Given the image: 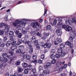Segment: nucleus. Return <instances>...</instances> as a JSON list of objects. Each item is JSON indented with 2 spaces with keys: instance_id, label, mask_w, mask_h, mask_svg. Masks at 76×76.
<instances>
[{
  "instance_id": "f257e3e1",
  "label": "nucleus",
  "mask_w": 76,
  "mask_h": 76,
  "mask_svg": "<svg viewBox=\"0 0 76 76\" xmlns=\"http://www.w3.org/2000/svg\"><path fill=\"white\" fill-rule=\"evenodd\" d=\"M56 33L57 34L58 36H61L62 34V32H61V29L60 28H58L56 30Z\"/></svg>"
},
{
  "instance_id": "f03ea898",
  "label": "nucleus",
  "mask_w": 76,
  "mask_h": 76,
  "mask_svg": "<svg viewBox=\"0 0 76 76\" xmlns=\"http://www.w3.org/2000/svg\"><path fill=\"white\" fill-rule=\"evenodd\" d=\"M30 40L32 42H33L34 43V45H37L38 41L37 40H36V38L35 37H32L31 38Z\"/></svg>"
},
{
  "instance_id": "7ed1b4c3",
  "label": "nucleus",
  "mask_w": 76,
  "mask_h": 76,
  "mask_svg": "<svg viewBox=\"0 0 76 76\" xmlns=\"http://www.w3.org/2000/svg\"><path fill=\"white\" fill-rule=\"evenodd\" d=\"M62 42V40L61 39L57 38L56 39V41H55L54 42V43L55 45H57L59 43H60Z\"/></svg>"
},
{
  "instance_id": "20e7f679",
  "label": "nucleus",
  "mask_w": 76,
  "mask_h": 76,
  "mask_svg": "<svg viewBox=\"0 0 76 76\" xmlns=\"http://www.w3.org/2000/svg\"><path fill=\"white\" fill-rule=\"evenodd\" d=\"M5 28L4 29V31L6 33H7L9 31V29H10V26L9 25L5 24Z\"/></svg>"
},
{
  "instance_id": "39448f33",
  "label": "nucleus",
  "mask_w": 76,
  "mask_h": 76,
  "mask_svg": "<svg viewBox=\"0 0 76 76\" xmlns=\"http://www.w3.org/2000/svg\"><path fill=\"white\" fill-rule=\"evenodd\" d=\"M69 18H66L65 19V23L66 24H67V23H69V25H72V22L71 20L69 19Z\"/></svg>"
},
{
  "instance_id": "423d86ee",
  "label": "nucleus",
  "mask_w": 76,
  "mask_h": 76,
  "mask_svg": "<svg viewBox=\"0 0 76 76\" xmlns=\"http://www.w3.org/2000/svg\"><path fill=\"white\" fill-rule=\"evenodd\" d=\"M58 20H59L58 23L57 24V26L59 27H61L62 25V18H58Z\"/></svg>"
},
{
  "instance_id": "0eeeda50",
  "label": "nucleus",
  "mask_w": 76,
  "mask_h": 76,
  "mask_svg": "<svg viewBox=\"0 0 76 76\" xmlns=\"http://www.w3.org/2000/svg\"><path fill=\"white\" fill-rule=\"evenodd\" d=\"M31 25L33 28H36L37 26H39V23L38 22H36L35 23L33 22L31 23Z\"/></svg>"
},
{
  "instance_id": "6e6552de",
  "label": "nucleus",
  "mask_w": 76,
  "mask_h": 76,
  "mask_svg": "<svg viewBox=\"0 0 76 76\" xmlns=\"http://www.w3.org/2000/svg\"><path fill=\"white\" fill-rule=\"evenodd\" d=\"M65 30L69 32L72 30V28L70 26H67L66 28L65 29Z\"/></svg>"
},
{
  "instance_id": "1a4fd4ad",
  "label": "nucleus",
  "mask_w": 76,
  "mask_h": 76,
  "mask_svg": "<svg viewBox=\"0 0 76 76\" xmlns=\"http://www.w3.org/2000/svg\"><path fill=\"white\" fill-rule=\"evenodd\" d=\"M27 21H28V20L26 19H23L21 20V25H23V24H26Z\"/></svg>"
},
{
  "instance_id": "9d476101",
  "label": "nucleus",
  "mask_w": 76,
  "mask_h": 76,
  "mask_svg": "<svg viewBox=\"0 0 76 76\" xmlns=\"http://www.w3.org/2000/svg\"><path fill=\"white\" fill-rule=\"evenodd\" d=\"M9 36L11 38H13L14 36V32L13 31H10L9 34Z\"/></svg>"
},
{
  "instance_id": "9b49d317",
  "label": "nucleus",
  "mask_w": 76,
  "mask_h": 76,
  "mask_svg": "<svg viewBox=\"0 0 76 76\" xmlns=\"http://www.w3.org/2000/svg\"><path fill=\"white\" fill-rule=\"evenodd\" d=\"M22 32L23 34H27L28 31L25 28H23L22 29Z\"/></svg>"
},
{
  "instance_id": "f8f14e48",
  "label": "nucleus",
  "mask_w": 76,
  "mask_h": 76,
  "mask_svg": "<svg viewBox=\"0 0 76 76\" xmlns=\"http://www.w3.org/2000/svg\"><path fill=\"white\" fill-rule=\"evenodd\" d=\"M19 50L21 52H22V51L24 50V46L23 45H20L19 46Z\"/></svg>"
},
{
  "instance_id": "ddd939ff",
  "label": "nucleus",
  "mask_w": 76,
  "mask_h": 76,
  "mask_svg": "<svg viewBox=\"0 0 76 76\" xmlns=\"http://www.w3.org/2000/svg\"><path fill=\"white\" fill-rule=\"evenodd\" d=\"M46 30L47 31H53V29L51 28V27L50 25H48L46 27Z\"/></svg>"
},
{
  "instance_id": "4468645a",
  "label": "nucleus",
  "mask_w": 76,
  "mask_h": 76,
  "mask_svg": "<svg viewBox=\"0 0 76 76\" xmlns=\"http://www.w3.org/2000/svg\"><path fill=\"white\" fill-rule=\"evenodd\" d=\"M21 41L23 43H24V44H26L27 42V40L25 39V38H23L21 39Z\"/></svg>"
},
{
  "instance_id": "2eb2a0df",
  "label": "nucleus",
  "mask_w": 76,
  "mask_h": 76,
  "mask_svg": "<svg viewBox=\"0 0 76 76\" xmlns=\"http://www.w3.org/2000/svg\"><path fill=\"white\" fill-rule=\"evenodd\" d=\"M45 46L46 47V48H47V47L48 48H50L51 47V44L46 43L45 44Z\"/></svg>"
},
{
  "instance_id": "dca6fc26",
  "label": "nucleus",
  "mask_w": 76,
  "mask_h": 76,
  "mask_svg": "<svg viewBox=\"0 0 76 76\" xmlns=\"http://www.w3.org/2000/svg\"><path fill=\"white\" fill-rule=\"evenodd\" d=\"M27 44L28 45V48H30L33 47L32 45H31V42L28 41L27 42V43H26V44Z\"/></svg>"
},
{
  "instance_id": "f3484780",
  "label": "nucleus",
  "mask_w": 76,
  "mask_h": 76,
  "mask_svg": "<svg viewBox=\"0 0 76 76\" xmlns=\"http://www.w3.org/2000/svg\"><path fill=\"white\" fill-rule=\"evenodd\" d=\"M75 38V36H70L69 37V40L70 42H72L73 41V39H74Z\"/></svg>"
},
{
  "instance_id": "a211bd4d",
  "label": "nucleus",
  "mask_w": 76,
  "mask_h": 76,
  "mask_svg": "<svg viewBox=\"0 0 76 76\" xmlns=\"http://www.w3.org/2000/svg\"><path fill=\"white\" fill-rule=\"evenodd\" d=\"M17 49V46L16 45L13 46H12V47H11V50L12 51H14L15 50Z\"/></svg>"
},
{
  "instance_id": "6ab92c4d",
  "label": "nucleus",
  "mask_w": 76,
  "mask_h": 76,
  "mask_svg": "<svg viewBox=\"0 0 76 76\" xmlns=\"http://www.w3.org/2000/svg\"><path fill=\"white\" fill-rule=\"evenodd\" d=\"M29 53L30 54H32V53H33V47H32L31 48H29Z\"/></svg>"
},
{
  "instance_id": "aec40b11",
  "label": "nucleus",
  "mask_w": 76,
  "mask_h": 76,
  "mask_svg": "<svg viewBox=\"0 0 76 76\" xmlns=\"http://www.w3.org/2000/svg\"><path fill=\"white\" fill-rule=\"evenodd\" d=\"M61 65V62L60 61L58 62V63H56V66L57 67H59Z\"/></svg>"
},
{
  "instance_id": "412c9836",
  "label": "nucleus",
  "mask_w": 76,
  "mask_h": 76,
  "mask_svg": "<svg viewBox=\"0 0 76 76\" xmlns=\"http://www.w3.org/2000/svg\"><path fill=\"white\" fill-rule=\"evenodd\" d=\"M32 66L31 65H28L27 67V69L28 70H31L32 69Z\"/></svg>"
},
{
  "instance_id": "4be33fe9",
  "label": "nucleus",
  "mask_w": 76,
  "mask_h": 76,
  "mask_svg": "<svg viewBox=\"0 0 76 76\" xmlns=\"http://www.w3.org/2000/svg\"><path fill=\"white\" fill-rule=\"evenodd\" d=\"M65 46V45L63 43H62L60 44V47L61 48H64Z\"/></svg>"
},
{
  "instance_id": "5701e85b",
  "label": "nucleus",
  "mask_w": 76,
  "mask_h": 76,
  "mask_svg": "<svg viewBox=\"0 0 76 76\" xmlns=\"http://www.w3.org/2000/svg\"><path fill=\"white\" fill-rule=\"evenodd\" d=\"M40 45L41 46V47H44L45 48H46V47H45V44L44 42H41L40 43Z\"/></svg>"
},
{
  "instance_id": "b1692460",
  "label": "nucleus",
  "mask_w": 76,
  "mask_h": 76,
  "mask_svg": "<svg viewBox=\"0 0 76 76\" xmlns=\"http://www.w3.org/2000/svg\"><path fill=\"white\" fill-rule=\"evenodd\" d=\"M15 23H17V24H20V25H21L22 21H19V20H17L15 21Z\"/></svg>"
},
{
  "instance_id": "393cba45",
  "label": "nucleus",
  "mask_w": 76,
  "mask_h": 76,
  "mask_svg": "<svg viewBox=\"0 0 76 76\" xmlns=\"http://www.w3.org/2000/svg\"><path fill=\"white\" fill-rule=\"evenodd\" d=\"M2 57L3 58H6V57H7V53H4L2 54Z\"/></svg>"
},
{
  "instance_id": "a878e982",
  "label": "nucleus",
  "mask_w": 76,
  "mask_h": 76,
  "mask_svg": "<svg viewBox=\"0 0 76 76\" xmlns=\"http://www.w3.org/2000/svg\"><path fill=\"white\" fill-rule=\"evenodd\" d=\"M43 34L45 36H46V37H48L49 35H50V33H46L45 32L43 33Z\"/></svg>"
},
{
  "instance_id": "bb28decb",
  "label": "nucleus",
  "mask_w": 76,
  "mask_h": 76,
  "mask_svg": "<svg viewBox=\"0 0 76 76\" xmlns=\"http://www.w3.org/2000/svg\"><path fill=\"white\" fill-rule=\"evenodd\" d=\"M35 45V46H37L36 47V48H37V49H40V45L38 44V42H37V43L36 44V45Z\"/></svg>"
},
{
  "instance_id": "cd10ccee",
  "label": "nucleus",
  "mask_w": 76,
  "mask_h": 76,
  "mask_svg": "<svg viewBox=\"0 0 76 76\" xmlns=\"http://www.w3.org/2000/svg\"><path fill=\"white\" fill-rule=\"evenodd\" d=\"M5 25H6V24H5L4 23H0V28H2V27H3V26H5Z\"/></svg>"
},
{
  "instance_id": "c85d7f7f",
  "label": "nucleus",
  "mask_w": 76,
  "mask_h": 76,
  "mask_svg": "<svg viewBox=\"0 0 76 76\" xmlns=\"http://www.w3.org/2000/svg\"><path fill=\"white\" fill-rule=\"evenodd\" d=\"M47 67H50L51 66V64L50 62H48L46 66Z\"/></svg>"
},
{
  "instance_id": "c756f323",
  "label": "nucleus",
  "mask_w": 76,
  "mask_h": 76,
  "mask_svg": "<svg viewBox=\"0 0 76 76\" xmlns=\"http://www.w3.org/2000/svg\"><path fill=\"white\" fill-rule=\"evenodd\" d=\"M56 57V55L54 54H53L51 55L50 58L52 59H54Z\"/></svg>"
},
{
  "instance_id": "7c9ffc66",
  "label": "nucleus",
  "mask_w": 76,
  "mask_h": 76,
  "mask_svg": "<svg viewBox=\"0 0 76 76\" xmlns=\"http://www.w3.org/2000/svg\"><path fill=\"white\" fill-rule=\"evenodd\" d=\"M14 32H15V34H16V35H18V34H19L20 33V32H19V31H18L16 30H15L14 31Z\"/></svg>"
},
{
  "instance_id": "2f4dec72",
  "label": "nucleus",
  "mask_w": 76,
  "mask_h": 76,
  "mask_svg": "<svg viewBox=\"0 0 76 76\" xmlns=\"http://www.w3.org/2000/svg\"><path fill=\"white\" fill-rule=\"evenodd\" d=\"M28 69H25L24 71V74H28Z\"/></svg>"
},
{
  "instance_id": "473e14b6",
  "label": "nucleus",
  "mask_w": 76,
  "mask_h": 76,
  "mask_svg": "<svg viewBox=\"0 0 76 76\" xmlns=\"http://www.w3.org/2000/svg\"><path fill=\"white\" fill-rule=\"evenodd\" d=\"M71 21L72 23H74V22H75V23H76V19H75V18H72Z\"/></svg>"
},
{
  "instance_id": "72a5a7b5",
  "label": "nucleus",
  "mask_w": 76,
  "mask_h": 76,
  "mask_svg": "<svg viewBox=\"0 0 76 76\" xmlns=\"http://www.w3.org/2000/svg\"><path fill=\"white\" fill-rule=\"evenodd\" d=\"M70 42L68 41L66 42L65 45H67L68 46H69V45H70Z\"/></svg>"
},
{
  "instance_id": "f704fd0d",
  "label": "nucleus",
  "mask_w": 76,
  "mask_h": 76,
  "mask_svg": "<svg viewBox=\"0 0 76 76\" xmlns=\"http://www.w3.org/2000/svg\"><path fill=\"white\" fill-rule=\"evenodd\" d=\"M55 56L58 59L60 57V55L58 53L56 54Z\"/></svg>"
},
{
  "instance_id": "c9c22d12",
  "label": "nucleus",
  "mask_w": 76,
  "mask_h": 76,
  "mask_svg": "<svg viewBox=\"0 0 76 76\" xmlns=\"http://www.w3.org/2000/svg\"><path fill=\"white\" fill-rule=\"evenodd\" d=\"M22 65L24 67H26L28 66V64L26 63H24L22 64Z\"/></svg>"
},
{
  "instance_id": "e433bc0d",
  "label": "nucleus",
  "mask_w": 76,
  "mask_h": 76,
  "mask_svg": "<svg viewBox=\"0 0 76 76\" xmlns=\"http://www.w3.org/2000/svg\"><path fill=\"white\" fill-rule=\"evenodd\" d=\"M62 51V49L61 48L58 49V53H61Z\"/></svg>"
},
{
  "instance_id": "4c0bfd02",
  "label": "nucleus",
  "mask_w": 76,
  "mask_h": 76,
  "mask_svg": "<svg viewBox=\"0 0 76 76\" xmlns=\"http://www.w3.org/2000/svg\"><path fill=\"white\" fill-rule=\"evenodd\" d=\"M40 29H41V26H39H39H38V27L36 28V30L37 31H38Z\"/></svg>"
},
{
  "instance_id": "58836bf2",
  "label": "nucleus",
  "mask_w": 76,
  "mask_h": 76,
  "mask_svg": "<svg viewBox=\"0 0 76 76\" xmlns=\"http://www.w3.org/2000/svg\"><path fill=\"white\" fill-rule=\"evenodd\" d=\"M22 42L21 41V39H19L18 42L17 43L18 45H20V44H22Z\"/></svg>"
},
{
  "instance_id": "ea45409f",
  "label": "nucleus",
  "mask_w": 76,
  "mask_h": 76,
  "mask_svg": "<svg viewBox=\"0 0 76 76\" xmlns=\"http://www.w3.org/2000/svg\"><path fill=\"white\" fill-rule=\"evenodd\" d=\"M36 35L37 36L39 37H41L42 35L39 32H37L36 34Z\"/></svg>"
},
{
  "instance_id": "a19ab883",
  "label": "nucleus",
  "mask_w": 76,
  "mask_h": 76,
  "mask_svg": "<svg viewBox=\"0 0 76 76\" xmlns=\"http://www.w3.org/2000/svg\"><path fill=\"white\" fill-rule=\"evenodd\" d=\"M65 55H66V53L65 52H63L61 53V57H64Z\"/></svg>"
},
{
  "instance_id": "79ce46f5",
  "label": "nucleus",
  "mask_w": 76,
  "mask_h": 76,
  "mask_svg": "<svg viewBox=\"0 0 76 76\" xmlns=\"http://www.w3.org/2000/svg\"><path fill=\"white\" fill-rule=\"evenodd\" d=\"M32 72H33L34 74H35L37 71H36V69L35 68H33L32 69Z\"/></svg>"
},
{
  "instance_id": "37998d69",
  "label": "nucleus",
  "mask_w": 76,
  "mask_h": 76,
  "mask_svg": "<svg viewBox=\"0 0 76 76\" xmlns=\"http://www.w3.org/2000/svg\"><path fill=\"white\" fill-rule=\"evenodd\" d=\"M56 60L55 59H53L51 61V64H54L55 63H56Z\"/></svg>"
},
{
  "instance_id": "c03bdc74",
  "label": "nucleus",
  "mask_w": 76,
  "mask_h": 76,
  "mask_svg": "<svg viewBox=\"0 0 76 76\" xmlns=\"http://www.w3.org/2000/svg\"><path fill=\"white\" fill-rule=\"evenodd\" d=\"M22 69L21 68H18V72L19 73H20L21 72H22Z\"/></svg>"
},
{
  "instance_id": "a18cd8bd",
  "label": "nucleus",
  "mask_w": 76,
  "mask_h": 76,
  "mask_svg": "<svg viewBox=\"0 0 76 76\" xmlns=\"http://www.w3.org/2000/svg\"><path fill=\"white\" fill-rule=\"evenodd\" d=\"M4 34V31L3 30H0V35H2Z\"/></svg>"
},
{
  "instance_id": "49530a36",
  "label": "nucleus",
  "mask_w": 76,
  "mask_h": 76,
  "mask_svg": "<svg viewBox=\"0 0 76 76\" xmlns=\"http://www.w3.org/2000/svg\"><path fill=\"white\" fill-rule=\"evenodd\" d=\"M12 45H15L16 44V42L15 40H13L12 42Z\"/></svg>"
},
{
  "instance_id": "de8ad7c7",
  "label": "nucleus",
  "mask_w": 76,
  "mask_h": 76,
  "mask_svg": "<svg viewBox=\"0 0 76 76\" xmlns=\"http://www.w3.org/2000/svg\"><path fill=\"white\" fill-rule=\"evenodd\" d=\"M59 67L57 66L54 69V71H58V70H59Z\"/></svg>"
},
{
  "instance_id": "09e8293b",
  "label": "nucleus",
  "mask_w": 76,
  "mask_h": 76,
  "mask_svg": "<svg viewBox=\"0 0 76 76\" xmlns=\"http://www.w3.org/2000/svg\"><path fill=\"white\" fill-rule=\"evenodd\" d=\"M41 38L43 40H45V39H46V37L45 36H42L41 37Z\"/></svg>"
},
{
  "instance_id": "8fccbe9b",
  "label": "nucleus",
  "mask_w": 76,
  "mask_h": 76,
  "mask_svg": "<svg viewBox=\"0 0 76 76\" xmlns=\"http://www.w3.org/2000/svg\"><path fill=\"white\" fill-rule=\"evenodd\" d=\"M4 46H5V44H4V43H0V47H3Z\"/></svg>"
},
{
  "instance_id": "3c124183",
  "label": "nucleus",
  "mask_w": 76,
  "mask_h": 76,
  "mask_svg": "<svg viewBox=\"0 0 76 76\" xmlns=\"http://www.w3.org/2000/svg\"><path fill=\"white\" fill-rule=\"evenodd\" d=\"M22 33H19L18 35V37L19 38H21V37H22Z\"/></svg>"
},
{
  "instance_id": "603ef678",
  "label": "nucleus",
  "mask_w": 76,
  "mask_h": 76,
  "mask_svg": "<svg viewBox=\"0 0 76 76\" xmlns=\"http://www.w3.org/2000/svg\"><path fill=\"white\" fill-rule=\"evenodd\" d=\"M62 28L65 29L67 28V26H66V25H63L62 26Z\"/></svg>"
},
{
  "instance_id": "864d4df0",
  "label": "nucleus",
  "mask_w": 76,
  "mask_h": 76,
  "mask_svg": "<svg viewBox=\"0 0 76 76\" xmlns=\"http://www.w3.org/2000/svg\"><path fill=\"white\" fill-rule=\"evenodd\" d=\"M32 59L33 60H36L37 59V56L33 55L32 56Z\"/></svg>"
},
{
  "instance_id": "5fc2aeb1",
  "label": "nucleus",
  "mask_w": 76,
  "mask_h": 76,
  "mask_svg": "<svg viewBox=\"0 0 76 76\" xmlns=\"http://www.w3.org/2000/svg\"><path fill=\"white\" fill-rule=\"evenodd\" d=\"M13 25L14 26H15V27H16V26H17L18 25V24H17V23H13Z\"/></svg>"
},
{
  "instance_id": "6e6d98bb",
  "label": "nucleus",
  "mask_w": 76,
  "mask_h": 76,
  "mask_svg": "<svg viewBox=\"0 0 76 76\" xmlns=\"http://www.w3.org/2000/svg\"><path fill=\"white\" fill-rule=\"evenodd\" d=\"M73 46V44H71V43H70L69 44V46L70 48H72Z\"/></svg>"
},
{
  "instance_id": "4d7b16f0",
  "label": "nucleus",
  "mask_w": 76,
  "mask_h": 76,
  "mask_svg": "<svg viewBox=\"0 0 76 76\" xmlns=\"http://www.w3.org/2000/svg\"><path fill=\"white\" fill-rule=\"evenodd\" d=\"M8 18V16L7 15H6L4 18V20L6 21L7 20V18Z\"/></svg>"
},
{
  "instance_id": "13d9d810",
  "label": "nucleus",
  "mask_w": 76,
  "mask_h": 76,
  "mask_svg": "<svg viewBox=\"0 0 76 76\" xmlns=\"http://www.w3.org/2000/svg\"><path fill=\"white\" fill-rule=\"evenodd\" d=\"M30 58H31V56H30L29 55L27 56L26 58H27V60H30Z\"/></svg>"
},
{
  "instance_id": "bf43d9fd",
  "label": "nucleus",
  "mask_w": 76,
  "mask_h": 76,
  "mask_svg": "<svg viewBox=\"0 0 76 76\" xmlns=\"http://www.w3.org/2000/svg\"><path fill=\"white\" fill-rule=\"evenodd\" d=\"M7 40V38L6 37H5L3 39L4 41H6Z\"/></svg>"
},
{
  "instance_id": "052dcab7",
  "label": "nucleus",
  "mask_w": 76,
  "mask_h": 76,
  "mask_svg": "<svg viewBox=\"0 0 76 76\" xmlns=\"http://www.w3.org/2000/svg\"><path fill=\"white\" fill-rule=\"evenodd\" d=\"M15 64H16V66H19V65H20V62H19V61L15 63Z\"/></svg>"
},
{
  "instance_id": "680f3d73",
  "label": "nucleus",
  "mask_w": 76,
  "mask_h": 76,
  "mask_svg": "<svg viewBox=\"0 0 76 76\" xmlns=\"http://www.w3.org/2000/svg\"><path fill=\"white\" fill-rule=\"evenodd\" d=\"M29 37V36H28L27 35H25V39H28Z\"/></svg>"
},
{
  "instance_id": "e2e57ef3",
  "label": "nucleus",
  "mask_w": 76,
  "mask_h": 76,
  "mask_svg": "<svg viewBox=\"0 0 76 76\" xmlns=\"http://www.w3.org/2000/svg\"><path fill=\"white\" fill-rule=\"evenodd\" d=\"M56 52V50L55 49H52L51 51L52 53H55Z\"/></svg>"
},
{
  "instance_id": "0e129e2a",
  "label": "nucleus",
  "mask_w": 76,
  "mask_h": 76,
  "mask_svg": "<svg viewBox=\"0 0 76 76\" xmlns=\"http://www.w3.org/2000/svg\"><path fill=\"white\" fill-rule=\"evenodd\" d=\"M27 57V55H23V58H26Z\"/></svg>"
},
{
  "instance_id": "69168bd1",
  "label": "nucleus",
  "mask_w": 76,
  "mask_h": 76,
  "mask_svg": "<svg viewBox=\"0 0 76 76\" xmlns=\"http://www.w3.org/2000/svg\"><path fill=\"white\" fill-rule=\"evenodd\" d=\"M39 69L40 70H42L43 69V67L41 66H40L39 67Z\"/></svg>"
},
{
  "instance_id": "338daca9",
  "label": "nucleus",
  "mask_w": 76,
  "mask_h": 76,
  "mask_svg": "<svg viewBox=\"0 0 76 76\" xmlns=\"http://www.w3.org/2000/svg\"><path fill=\"white\" fill-rule=\"evenodd\" d=\"M11 56H13V53H14L13 51H11L9 52Z\"/></svg>"
},
{
  "instance_id": "774afa93",
  "label": "nucleus",
  "mask_w": 76,
  "mask_h": 76,
  "mask_svg": "<svg viewBox=\"0 0 76 76\" xmlns=\"http://www.w3.org/2000/svg\"><path fill=\"white\" fill-rule=\"evenodd\" d=\"M9 41H10V42H12L13 41V38H10Z\"/></svg>"
}]
</instances>
